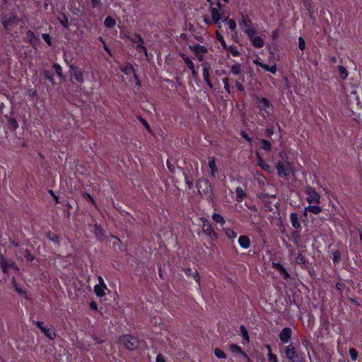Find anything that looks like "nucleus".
<instances>
[{
    "mask_svg": "<svg viewBox=\"0 0 362 362\" xmlns=\"http://www.w3.org/2000/svg\"><path fill=\"white\" fill-rule=\"evenodd\" d=\"M349 354H350L351 358L353 361H356L357 359L358 352L355 349H354V348L350 349Z\"/></svg>",
    "mask_w": 362,
    "mask_h": 362,
    "instance_id": "51",
    "label": "nucleus"
},
{
    "mask_svg": "<svg viewBox=\"0 0 362 362\" xmlns=\"http://www.w3.org/2000/svg\"><path fill=\"white\" fill-rule=\"evenodd\" d=\"M230 71L235 76L243 75V70L242 69V65L238 62L235 63L231 66Z\"/></svg>",
    "mask_w": 362,
    "mask_h": 362,
    "instance_id": "20",
    "label": "nucleus"
},
{
    "mask_svg": "<svg viewBox=\"0 0 362 362\" xmlns=\"http://www.w3.org/2000/svg\"><path fill=\"white\" fill-rule=\"evenodd\" d=\"M268 356H269V361L270 362H278L277 356L275 354H274L272 353H269Z\"/></svg>",
    "mask_w": 362,
    "mask_h": 362,
    "instance_id": "56",
    "label": "nucleus"
},
{
    "mask_svg": "<svg viewBox=\"0 0 362 362\" xmlns=\"http://www.w3.org/2000/svg\"><path fill=\"white\" fill-rule=\"evenodd\" d=\"M236 200L238 202H242V200L243 199L244 197L245 196V192L243 191V189L240 187H238L236 189Z\"/></svg>",
    "mask_w": 362,
    "mask_h": 362,
    "instance_id": "28",
    "label": "nucleus"
},
{
    "mask_svg": "<svg viewBox=\"0 0 362 362\" xmlns=\"http://www.w3.org/2000/svg\"><path fill=\"white\" fill-rule=\"evenodd\" d=\"M16 255L21 259L23 257L25 258L28 262L33 261L35 259V257L27 249L20 250L18 252H16Z\"/></svg>",
    "mask_w": 362,
    "mask_h": 362,
    "instance_id": "16",
    "label": "nucleus"
},
{
    "mask_svg": "<svg viewBox=\"0 0 362 362\" xmlns=\"http://www.w3.org/2000/svg\"><path fill=\"white\" fill-rule=\"evenodd\" d=\"M91 4L93 8L100 7L102 6L100 0H91Z\"/></svg>",
    "mask_w": 362,
    "mask_h": 362,
    "instance_id": "57",
    "label": "nucleus"
},
{
    "mask_svg": "<svg viewBox=\"0 0 362 362\" xmlns=\"http://www.w3.org/2000/svg\"><path fill=\"white\" fill-rule=\"evenodd\" d=\"M95 235L98 240H102L104 236V231L100 226L95 224L94 226Z\"/></svg>",
    "mask_w": 362,
    "mask_h": 362,
    "instance_id": "25",
    "label": "nucleus"
},
{
    "mask_svg": "<svg viewBox=\"0 0 362 362\" xmlns=\"http://www.w3.org/2000/svg\"><path fill=\"white\" fill-rule=\"evenodd\" d=\"M47 236H48V238H49L51 241H52V242H54V243H59V236H58L57 235H54V234H53V233H47Z\"/></svg>",
    "mask_w": 362,
    "mask_h": 362,
    "instance_id": "47",
    "label": "nucleus"
},
{
    "mask_svg": "<svg viewBox=\"0 0 362 362\" xmlns=\"http://www.w3.org/2000/svg\"><path fill=\"white\" fill-rule=\"evenodd\" d=\"M122 71L126 74H129L134 71V67L132 64H128L124 67L122 68Z\"/></svg>",
    "mask_w": 362,
    "mask_h": 362,
    "instance_id": "40",
    "label": "nucleus"
},
{
    "mask_svg": "<svg viewBox=\"0 0 362 362\" xmlns=\"http://www.w3.org/2000/svg\"><path fill=\"white\" fill-rule=\"evenodd\" d=\"M0 266L4 274L7 273V270L8 268H14L18 269L13 262H6L3 255H0Z\"/></svg>",
    "mask_w": 362,
    "mask_h": 362,
    "instance_id": "14",
    "label": "nucleus"
},
{
    "mask_svg": "<svg viewBox=\"0 0 362 362\" xmlns=\"http://www.w3.org/2000/svg\"><path fill=\"white\" fill-rule=\"evenodd\" d=\"M249 38L253 46L256 48H261L264 46V40L259 36H255V34L248 35Z\"/></svg>",
    "mask_w": 362,
    "mask_h": 362,
    "instance_id": "17",
    "label": "nucleus"
},
{
    "mask_svg": "<svg viewBox=\"0 0 362 362\" xmlns=\"http://www.w3.org/2000/svg\"><path fill=\"white\" fill-rule=\"evenodd\" d=\"M119 341L129 351L134 350L139 347L138 339L132 335H124L119 337Z\"/></svg>",
    "mask_w": 362,
    "mask_h": 362,
    "instance_id": "2",
    "label": "nucleus"
},
{
    "mask_svg": "<svg viewBox=\"0 0 362 362\" xmlns=\"http://www.w3.org/2000/svg\"><path fill=\"white\" fill-rule=\"evenodd\" d=\"M285 354L288 359L292 362H300V358L296 351L294 346L290 344L285 348Z\"/></svg>",
    "mask_w": 362,
    "mask_h": 362,
    "instance_id": "7",
    "label": "nucleus"
},
{
    "mask_svg": "<svg viewBox=\"0 0 362 362\" xmlns=\"http://www.w3.org/2000/svg\"><path fill=\"white\" fill-rule=\"evenodd\" d=\"M305 192L308 195L307 201L310 204H319L320 196L316 190L309 185L305 187Z\"/></svg>",
    "mask_w": 362,
    "mask_h": 362,
    "instance_id": "5",
    "label": "nucleus"
},
{
    "mask_svg": "<svg viewBox=\"0 0 362 362\" xmlns=\"http://www.w3.org/2000/svg\"><path fill=\"white\" fill-rule=\"evenodd\" d=\"M210 11L211 18L215 24H220V21L224 22L227 21V16H225L223 12H221L216 7H213V3H211Z\"/></svg>",
    "mask_w": 362,
    "mask_h": 362,
    "instance_id": "4",
    "label": "nucleus"
},
{
    "mask_svg": "<svg viewBox=\"0 0 362 362\" xmlns=\"http://www.w3.org/2000/svg\"><path fill=\"white\" fill-rule=\"evenodd\" d=\"M71 76L76 81L82 83L83 81V74L82 71L73 64L69 66Z\"/></svg>",
    "mask_w": 362,
    "mask_h": 362,
    "instance_id": "10",
    "label": "nucleus"
},
{
    "mask_svg": "<svg viewBox=\"0 0 362 362\" xmlns=\"http://www.w3.org/2000/svg\"><path fill=\"white\" fill-rule=\"evenodd\" d=\"M304 6L308 11L309 16L311 18L313 14L312 6L310 3H305Z\"/></svg>",
    "mask_w": 362,
    "mask_h": 362,
    "instance_id": "58",
    "label": "nucleus"
},
{
    "mask_svg": "<svg viewBox=\"0 0 362 362\" xmlns=\"http://www.w3.org/2000/svg\"><path fill=\"white\" fill-rule=\"evenodd\" d=\"M264 209L267 211H272L274 210L272 199L265 200V202H264Z\"/></svg>",
    "mask_w": 362,
    "mask_h": 362,
    "instance_id": "33",
    "label": "nucleus"
},
{
    "mask_svg": "<svg viewBox=\"0 0 362 362\" xmlns=\"http://www.w3.org/2000/svg\"><path fill=\"white\" fill-rule=\"evenodd\" d=\"M201 220L202 221L203 233L210 237L214 236L216 238V235L215 232L214 231L209 221L208 220H206V218H202Z\"/></svg>",
    "mask_w": 362,
    "mask_h": 362,
    "instance_id": "11",
    "label": "nucleus"
},
{
    "mask_svg": "<svg viewBox=\"0 0 362 362\" xmlns=\"http://www.w3.org/2000/svg\"><path fill=\"white\" fill-rule=\"evenodd\" d=\"M228 23V27L230 30H234L236 28V23L233 19H228L227 18V21H226Z\"/></svg>",
    "mask_w": 362,
    "mask_h": 362,
    "instance_id": "50",
    "label": "nucleus"
},
{
    "mask_svg": "<svg viewBox=\"0 0 362 362\" xmlns=\"http://www.w3.org/2000/svg\"><path fill=\"white\" fill-rule=\"evenodd\" d=\"M42 37L47 43L49 46L52 45L51 37L49 34L44 33L42 35Z\"/></svg>",
    "mask_w": 362,
    "mask_h": 362,
    "instance_id": "52",
    "label": "nucleus"
},
{
    "mask_svg": "<svg viewBox=\"0 0 362 362\" xmlns=\"http://www.w3.org/2000/svg\"><path fill=\"white\" fill-rule=\"evenodd\" d=\"M139 120L144 124V126L146 128V129L148 132H151V128H150L148 123L145 119H144L141 117H139Z\"/></svg>",
    "mask_w": 362,
    "mask_h": 362,
    "instance_id": "61",
    "label": "nucleus"
},
{
    "mask_svg": "<svg viewBox=\"0 0 362 362\" xmlns=\"http://www.w3.org/2000/svg\"><path fill=\"white\" fill-rule=\"evenodd\" d=\"M257 163H258V165L261 167V168L265 171L270 172V166L264 160L263 158H262L259 156L258 153H257Z\"/></svg>",
    "mask_w": 362,
    "mask_h": 362,
    "instance_id": "24",
    "label": "nucleus"
},
{
    "mask_svg": "<svg viewBox=\"0 0 362 362\" xmlns=\"http://www.w3.org/2000/svg\"><path fill=\"white\" fill-rule=\"evenodd\" d=\"M202 66H203V76L204 81L207 83L210 88H212L213 84L211 82L209 74L211 69L210 64L207 62H203Z\"/></svg>",
    "mask_w": 362,
    "mask_h": 362,
    "instance_id": "13",
    "label": "nucleus"
},
{
    "mask_svg": "<svg viewBox=\"0 0 362 362\" xmlns=\"http://www.w3.org/2000/svg\"><path fill=\"white\" fill-rule=\"evenodd\" d=\"M341 258V254L339 250H336L333 252V262L334 263H339Z\"/></svg>",
    "mask_w": 362,
    "mask_h": 362,
    "instance_id": "46",
    "label": "nucleus"
},
{
    "mask_svg": "<svg viewBox=\"0 0 362 362\" xmlns=\"http://www.w3.org/2000/svg\"><path fill=\"white\" fill-rule=\"evenodd\" d=\"M298 47L300 50H304L305 48V42L302 37L298 39Z\"/></svg>",
    "mask_w": 362,
    "mask_h": 362,
    "instance_id": "53",
    "label": "nucleus"
},
{
    "mask_svg": "<svg viewBox=\"0 0 362 362\" xmlns=\"http://www.w3.org/2000/svg\"><path fill=\"white\" fill-rule=\"evenodd\" d=\"M133 43L137 45L136 49L139 52L144 51L147 55L146 48L144 46V40L139 34L134 33L132 37H129Z\"/></svg>",
    "mask_w": 362,
    "mask_h": 362,
    "instance_id": "8",
    "label": "nucleus"
},
{
    "mask_svg": "<svg viewBox=\"0 0 362 362\" xmlns=\"http://www.w3.org/2000/svg\"><path fill=\"white\" fill-rule=\"evenodd\" d=\"M226 234L229 238H233L236 236L235 233L230 229L227 230Z\"/></svg>",
    "mask_w": 362,
    "mask_h": 362,
    "instance_id": "60",
    "label": "nucleus"
},
{
    "mask_svg": "<svg viewBox=\"0 0 362 362\" xmlns=\"http://www.w3.org/2000/svg\"><path fill=\"white\" fill-rule=\"evenodd\" d=\"M227 49L230 50V53L234 57L239 56V54H240V52L237 49H233V47H231V46L228 47Z\"/></svg>",
    "mask_w": 362,
    "mask_h": 362,
    "instance_id": "59",
    "label": "nucleus"
},
{
    "mask_svg": "<svg viewBox=\"0 0 362 362\" xmlns=\"http://www.w3.org/2000/svg\"><path fill=\"white\" fill-rule=\"evenodd\" d=\"M214 354L218 358H226V354L222 350H221L220 349H218V348H216L214 350Z\"/></svg>",
    "mask_w": 362,
    "mask_h": 362,
    "instance_id": "41",
    "label": "nucleus"
},
{
    "mask_svg": "<svg viewBox=\"0 0 362 362\" xmlns=\"http://www.w3.org/2000/svg\"><path fill=\"white\" fill-rule=\"evenodd\" d=\"M257 196L262 201L263 203L265 202V200L272 199L276 198L275 195L270 196L269 194H266V193H261V194H259Z\"/></svg>",
    "mask_w": 362,
    "mask_h": 362,
    "instance_id": "32",
    "label": "nucleus"
},
{
    "mask_svg": "<svg viewBox=\"0 0 362 362\" xmlns=\"http://www.w3.org/2000/svg\"><path fill=\"white\" fill-rule=\"evenodd\" d=\"M189 49L193 51L195 54H205L208 52V49L205 46H202L198 44L189 46Z\"/></svg>",
    "mask_w": 362,
    "mask_h": 362,
    "instance_id": "18",
    "label": "nucleus"
},
{
    "mask_svg": "<svg viewBox=\"0 0 362 362\" xmlns=\"http://www.w3.org/2000/svg\"><path fill=\"white\" fill-rule=\"evenodd\" d=\"M209 166L211 169V175H214V173L217 171L216 163L214 159L212 158L209 161Z\"/></svg>",
    "mask_w": 362,
    "mask_h": 362,
    "instance_id": "39",
    "label": "nucleus"
},
{
    "mask_svg": "<svg viewBox=\"0 0 362 362\" xmlns=\"http://www.w3.org/2000/svg\"><path fill=\"white\" fill-rule=\"evenodd\" d=\"M252 25V22L248 16L242 15V21L240 22V26L247 35L256 34L257 33Z\"/></svg>",
    "mask_w": 362,
    "mask_h": 362,
    "instance_id": "6",
    "label": "nucleus"
},
{
    "mask_svg": "<svg viewBox=\"0 0 362 362\" xmlns=\"http://www.w3.org/2000/svg\"><path fill=\"white\" fill-rule=\"evenodd\" d=\"M230 349L232 352L243 353V350L237 344H233L230 346Z\"/></svg>",
    "mask_w": 362,
    "mask_h": 362,
    "instance_id": "48",
    "label": "nucleus"
},
{
    "mask_svg": "<svg viewBox=\"0 0 362 362\" xmlns=\"http://www.w3.org/2000/svg\"><path fill=\"white\" fill-rule=\"evenodd\" d=\"M156 362H165V359L162 354H158L156 357Z\"/></svg>",
    "mask_w": 362,
    "mask_h": 362,
    "instance_id": "64",
    "label": "nucleus"
},
{
    "mask_svg": "<svg viewBox=\"0 0 362 362\" xmlns=\"http://www.w3.org/2000/svg\"><path fill=\"white\" fill-rule=\"evenodd\" d=\"M58 21L63 27L68 28L69 26V18L65 14L62 13L58 17Z\"/></svg>",
    "mask_w": 362,
    "mask_h": 362,
    "instance_id": "26",
    "label": "nucleus"
},
{
    "mask_svg": "<svg viewBox=\"0 0 362 362\" xmlns=\"http://www.w3.org/2000/svg\"><path fill=\"white\" fill-rule=\"evenodd\" d=\"M53 68L54 69L57 74L59 76V77H62V66L59 64H53Z\"/></svg>",
    "mask_w": 362,
    "mask_h": 362,
    "instance_id": "45",
    "label": "nucleus"
},
{
    "mask_svg": "<svg viewBox=\"0 0 362 362\" xmlns=\"http://www.w3.org/2000/svg\"><path fill=\"white\" fill-rule=\"evenodd\" d=\"M276 171L279 177L288 180V176L291 170L290 163L285 161H279L276 165Z\"/></svg>",
    "mask_w": 362,
    "mask_h": 362,
    "instance_id": "3",
    "label": "nucleus"
},
{
    "mask_svg": "<svg viewBox=\"0 0 362 362\" xmlns=\"http://www.w3.org/2000/svg\"><path fill=\"white\" fill-rule=\"evenodd\" d=\"M262 148L265 151H270L271 148H272V144L271 143L268 141V140H266V139H262Z\"/></svg>",
    "mask_w": 362,
    "mask_h": 362,
    "instance_id": "42",
    "label": "nucleus"
},
{
    "mask_svg": "<svg viewBox=\"0 0 362 362\" xmlns=\"http://www.w3.org/2000/svg\"><path fill=\"white\" fill-rule=\"evenodd\" d=\"M36 326L41 330V332L49 339H54L56 334L54 332L44 326V323L40 321L34 322Z\"/></svg>",
    "mask_w": 362,
    "mask_h": 362,
    "instance_id": "12",
    "label": "nucleus"
},
{
    "mask_svg": "<svg viewBox=\"0 0 362 362\" xmlns=\"http://www.w3.org/2000/svg\"><path fill=\"white\" fill-rule=\"evenodd\" d=\"M16 292H18L21 296H22L24 298H28L26 291L20 286H16L14 288Z\"/></svg>",
    "mask_w": 362,
    "mask_h": 362,
    "instance_id": "44",
    "label": "nucleus"
},
{
    "mask_svg": "<svg viewBox=\"0 0 362 362\" xmlns=\"http://www.w3.org/2000/svg\"><path fill=\"white\" fill-rule=\"evenodd\" d=\"M240 332H241L243 339H245L247 342H249L250 337H249V334H248L247 330L245 328V327L242 325V326H240Z\"/></svg>",
    "mask_w": 362,
    "mask_h": 362,
    "instance_id": "37",
    "label": "nucleus"
},
{
    "mask_svg": "<svg viewBox=\"0 0 362 362\" xmlns=\"http://www.w3.org/2000/svg\"><path fill=\"white\" fill-rule=\"evenodd\" d=\"M8 122L14 129H16L18 127V124L16 119L11 118L8 119Z\"/></svg>",
    "mask_w": 362,
    "mask_h": 362,
    "instance_id": "54",
    "label": "nucleus"
},
{
    "mask_svg": "<svg viewBox=\"0 0 362 362\" xmlns=\"http://www.w3.org/2000/svg\"><path fill=\"white\" fill-rule=\"evenodd\" d=\"M261 67L263 69H264V70H266L267 71H269V72H271V73H272L274 74H276V65H273V66H270L263 63V64L261 65Z\"/></svg>",
    "mask_w": 362,
    "mask_h": 362,
    "instance_id": "31",
    "label": "nucleus"
},
{
    "mask_svg": "<svg viewBox=\"0 0 362 362\" xmlns=\"http://www.w3.org/2000/svg\"><path fill=\"white\" fill-rule=\"evenodd\" d=\"M44 76L46 78L53 83L54 74L49 70H45Z\"/></svg>",
    "mask_w": 362,
    "mask_h": 362,
    "instance_id": "49",
    "label": "nucleus"
},
{
    "mask_svg": "<svg viewBox=\"0 0 362 362\" xmlns=\"http://www.w3.org/2000/svg\"><path fill=\"white\" fill-rule=\"evenodd\" d=\"M273 266L282 275H284V279H287L288 278L290 277L289 274L286 272V269L280 263H273Z\"/></svg>",
    "mask_w": 362,
    "mask_h": 362,
    "instance_id": "22",
    "label": "nucleus"
},
{
    "mask_svg": "<svg viewBox=\"0 0 362 362\" xmlns=\"http://www.w3.org/2000/svg\"><path fill=\"white\" fill-rule=\"evenodd\" d=\"M197 187L200 195L212 201L214 194L209 180L204 178L199 179L197 182Z\"/></svg>",
    "mask_w": 362,
    "mask_h": 362,
    "instance_id": "1",
    "label": "nucleus"
},
{
    "mask_svg": "<svg viewBox=\"0 0 362 362\" xmlns=\"http://www.w3.org/2000/svg\"><path fill=\"white\" fill-rule=\"evenodd\" d=\"M235 86L237 87V88L241 91V92H243L245 91V88L244 86L242 85V83L239 81H235Z\"/></svg>",
    "mask_w": 362,
    "mask_h": 362,
    "instance_id": "62",
    "label": "nucleus"
},
{
    "mask_svg": "<svg viewBox=\"0 0 362 362\" xmlns=\"http://www.w3.org/2000/svg\"><path fill=\"white\" fill-rule=\"evenodd\" d=\"M216 39L221 42V45L223 47V48L228 49V47L226 45V43L224 40L223 37L218 32H216Z\"/></svg>",
    "mask_w": 362,
    "mask_h": 362,
    "instance_id": "43",
    "label": "nucleus"
},
{
    "mask_svg": "<svg viewBox=\"0 0 362 362\" xmlns=\"http://www.w3.org/2000/svg\"><path fill=\"white\" fill-rule=\"evenodd\" d=\"M212 218L216 223H218L221 224L225 223V220L223 219V216L218 214H216V213L214 214L212 216Z\"/></svg>",
    "mask_w": 362,
    "mask_h": 362,
    "instance_id": "35",
    "label": "nucleus"
},
{
    "mask_svg": "<svg viewBox=\"0 0 362 362\" xmlns=\"http://www.w3.org/2000/svg\"><path fill=\"white\" fill-rule=\"evenodd\" d=\"M11 25V20L6 19V18H4L3 21V25L6 29L8 30V25Z\"/></svg>",
    "mask_w": 362,
    "mask_h": 362,
    "instance_id": "63",
    "label": "nucleus"
},
{
    "mask_svg": "<svg viewBox=\"0 0 362 362\" xmlns=\"http://www.w3.org/2000/svg\"><path fill=\"white\" fill-rule=\"evenodd\" d=\"M290 218L292 226L296 229V230L293 232V235L298 237L299 231L301 230V224L299 221L298 216L296 213H291Z\"/></svg>",
    "mask_w": 362,
    "mask_h": 362,
    "instance_id": "9",
    "label": "nucleus"
},
{
    "mask_svg": "<svg viewBox=\"0 0 362 362\" xmlns=\"http://www.w3.org/2000/svg\"><path fill=\"white\" fill-rule=\"evenodd\" d=\"M184 271L187 276H192L195 281L199 284L200 277L198 272L196 269L193 271L191 268H185L184 269Z\"/></svg>",
    "mask_w": 362,
    "mask_h": 362,
    "instance_id": "19",
    "label": "nucleus"
},
{
    "mask_svg": "<svg viewBox=\"0 0 362 362\" xmlns=\"http://www.w3.org/2000/svg\"><path fill=\"white\" fill-rule=\"evenodd\" d=\"M106 28H112L116 25V21L110 16H107L104 21Z\"/></svg>",
    "mask_w": 362,
    "mask_h": 362,
    "instance_id": "27",
    "label": "nucleus"
},
{
    "mask_svg": "<svg viewBox=\"0 0 362 362\" xmlns=\"http://www.w3.org/2000/svg\"><path fill=\"white\" fill-rule=\"evenodd\" d=\"M181 57H182L183 60L185 61V62L187 64V66H188V68L189 69H192L194 67V64H193L192 61L185 54H181Z\"/></svg>",
    "mask_w": 362,
    "mask_h": 362,
    "instance_id": "36",
    "label": "nucleus"
},
{
    "mask_svg": "<svg viewBox=\"0 0 362 362\" xmlns=\"http://www.w3.org/2000/svg\"><path fill=\"white\" fill-rule=\"evenodd\" d=\"M305 211L312 212L314 214H317L322 211V209L318 206H308L305 208Z\"/></svg>",
    "mask_w": 362,
    "mask_h": 362,
    "instance_id": "29",
    "label": "nucleus"
},
{
    "mask_svg": "<svg viewBox=\"0 0 362 362\" xmlns=\"http://www.w3.org/2000/svg\"><path fill=\"white\" fill-rule=\"evenodd\" d=\"M26 36H27V38L28 39V40H29V42H30L31 45L35 43L36 41L37 40V39L35 37L34 33L33 31H31V30H28L26 33Z\"/></svg>",
    "mask_w": 362,
    "mask_h": 362,
    "instance_id": "30",
    "label": "nucleus"
},
{
    "mask_svg": "<svg viewBox=\"0 0 362 362\" xmlns=\"http://www.w3.org/2000/svg\"><path fill=\"white\" fill-rule=\"evenodd\" d=\"M107 289L106 285L99 286L95 285L94 287V291L98 297H103L105 295V290Z\"/></svg>",
    "mask_w": 362,
    "mask_h": 362,
    "instance_id": "23",
    "label": "nucleus"
},
{
    "mask_svg": "<svg viewBox=\"0 0 362 362\" xmlns=\"http://www.w3.org/2000/svg\"><path fill=\"white\" fill-rule=\"evenodd\" d=\"M100 42H103V47L105 49V50L110 55L112 56V53H111V50L108 47V46H107V45L105 44V41L103 40V37H99L98 39Z\"/></svg>",
    "mask_w": 362,
    "mask_h": 362,
    "instance_id": "55",
    "label": "nucleus"
},
{
    "mask_svg": "<svg viewBox=\"0 0 362 362\" xmlns=\"http://www.w3.org/2000/svg\"><path fill=\"white\" fill-rule=\"evenodd\" d=\"M338 70L339 72V75L341 77V78L345 79L348 76V71L345 67L343 66H339Z\"/></svg>",
    "mask_w": 362,
    "mask_h": 362,
    "instance_id": "34",
    "label": "nucleus"
},
{
    "mask_svg": "<svg viewBox=\"0 0 362 362\" xmlns=\"http://www.w3.org/2000/svg\"><path fill=\"white\" fill-rule=\"evenodd\" d=\"M291 329L290 327H285L281 331L279 339L283 343H287L291 338Z\"/></svg>",
    "mask_w": 362,
    "mask_h": 362,
    "instance_id": "15",
    "label": "nucleus"
},
{
    "mask_svg": "<svg viewBox=\"0 0 362 362\" xmlns=\"http://www.w3.org/2000/svg\"><path fill=\"white\" fill-rule=\"evenodd\" d=\"M306 262L307 261H306L305 257L302 254H298L296 258V262L298 264H300V265L305 264Z\"/></svg>",
    "mask_w": 362,
    "mask_h": 362,
    "instance_id": "38",
    "label": "nucleus"
},
{
    "mask_svg": "<svg viewBox=\"0 0 362 362\" xmlns=\"http://www.w3.org/2000/svg\"><path fill=\"white\" fill-rule=\"evenodd\" d=\"M238 243L240 245L245 249L248 248L250 245V240L246 235H240L238 239Z\"/></svg>",
    "mask_w": 362,
    "mask_h": 362,
    "instance_id": "21",
    "label": "nucleus"
}]
</instances>
